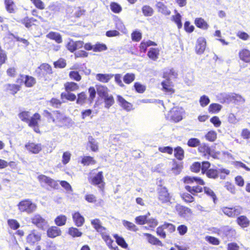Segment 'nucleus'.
<instances>
[{"label":"nucleus","mask_w":250,"mask_h":250,"mask_svg":"<svg viewBox=\"0 0 250 250\" xmlns=\"http://www.w3.org/2000/svg\"><path fill=\"white\" fill-rule=\"evenodd\" d=\"M218 235L222 237L231 238L235 234L234 230L231 229L229 226H223L219 228L218 230Z\"/></svg>","instance_id":"6e6552de"},{"label":"nucleus","mask_w":250,"mask_h":250,"mask_svg":"<svg viewBox=\"0 0 250 250\" xmlns=\"http://www.w3.org/2000/svg\"><path fill=\"white\" fill-rule=\"evenodd\" d=\"M177 76V73L174 71L173 68H165L163 71V77L165 79V80H171L172 79L176 78Z\"/></svg>","instance_id":"2eb2a0df"},{"label":"nucleus","mask_w":250,"mask_h":250,"mask_svg":"<svg viewBox=\"0 0 250 250\" xmlns=\"http://www.w3.org/2000/svg\"><path fill=\"white\" fill-rule=\"evenodd\" d=\"M53 114L54 115V117H55V120H57L61 123H63L64 122H66L69 119L63 114L61 113L58 110L53 111Z\"/></svg>","instance_id":"c85d7f7f"},{"label":"nucleus","mask_w":250,"mask_h":250,"mask_svg":"<svg viewBox=\"0 0 250 250\" xmlns=\"http://www.w3.org/2000/svg\"><path fill=\"white\" fill-rule=\"evenodd\" d=\"M73 219L75 225L78 227H81L84 222L83 217L78 212H75L73 214Z\"/></svg>","instance_id":"a878e982"},{"label":"nucleus","mask_w":250,"mask_h":250,"mask_svg":"<svg viewBox=\"0 0 250 250\" xmlns=\"http://www.w3.org/2000/svg\"><path fill=\"white\" fill-rule=\"evenodd\" d=\"M31 219L32 223L40 229L45 230L48 227L47 221L39 214H35Z\"/></svg>","instance_id":"f03ea898"},{"label":"nucleus","mask_w":250,"mask_h":250,"mask_svg":"<svg viewBox=\"0 0 250 250\" xmlns=\"http://www.w3.org/2000/svg\"><path fill=\"white\" fill-rule=\"evenodd\" d=\"M46 37L50 39L55 41L58 43H62V38L60 33L55 32H50L46 35Z\"/></svg>","instance_id":"bb28decb"},{"label":"nucleus","mask_w":250,"mask_h":250,"mask_svg":"<svg viewBox=\"0 0 250 250\" xmlns=\"http://www.w3.org/2000/svg\"><path fill=\"white\" fill-rule=\"evenodd\" d=\"M88 142L90 144V147L92 151H97L98 149V146L96 141L91 136L88 137Z\"/></svg>","instance_id":"052dcab7"},{"label":"nucleus","mask_w":250,"mask_h":250,"mask_svg":"<svg viewBox=\"0 0 250 250\" xmlns=\"http://www.w3.org/2000/svg\"><path fill=\"white\" fill-rule=\"evenodd\" d=\"M205 193L208 195V196H210L213 199V201L214 203H216V201L217 200L216 196L213 191L210 189L209 188L207 187H205L204 188Z\"/></svg>","instance_id":"8fccbe9b"},{"label":"nucleus","mask_w":250,"mask_h":250,"mask_svg":"<svg viewBox=\"0 0 250 250\" xmlns=\"http://www.w3.org/2000/svg\"><path fill=\"white\" fill-rule=\"evenodd\" d=\"M5 87L7 90L11 91L14 95L19 91L21 88L20 85L9 83L6 84Z\"/></svg>","instance_id":"37998d69"},{"label":"nucleus","mask_w":250,"mask_h":250,"mask_svg":"<svg viewBox=\"0 0 250 250\" xmlns=\"http://www.w3.org/2000/svg\"><path fill=\"white\" fill-rule=\"evenodd\" d=\"M116 239L117 243L123 248H126L128 246L127 243L125 242V239L122 237L118 236L117 234L114 235Z\"/></svg>","instance_id":"a18cd8bd"},{"label":"nucleus","mask_w":250,"mask_h":250,"mask_svg":"<svg viewBox=\"0 0 250 250\" xmlns=\"http://www.w3.org/2000/svg\"><path fill=\"white\" fill-rule=\"evenodd\" d=\"M147 216L146 215H141L135 218L136 223L139 225H144L146 223Z\"/></svg>","instance_id":"69168bd1"},{"label":"nucleus","mask_w":250,"mask_h":250,"mask_svg":"<svg viewBox=\"0 0 250 250\" xmlns=\"http://www.w3.org/2000/svg\"><path fill=\"white\" fill-rule=\"evenodd\" d=\"M107 49L106 45L104 43H101L97 42L94 45L93 51L94 52H101Z\"/></svg>","instance_id":"09e8293b"},{"label":"nucleus","mask_w":250,"mask_h":250,"mask_svg":"<svg viewBox=\"0 0 250 250\" xmlns=\"http://www.w3.org/2000/svg\"><path fill=\"white\" fill-rule=\"evenodd\" d=\"M177 211L178 212L179 215L183 218H188L191 214V210L185 206L178 205L176 207Z\"/></svg>","instance_id":"ddd939ff"},{"label":"nucleus","mask_w":250,"mask_h":250,"mask_svg":"<svg viewBox=\"0 0 250 250\" xmlns=\"http://www.w3.org/2000/svg\"><path fill=\"white\" fill-rule=\"evenodd\" d=\"M198 150L200 152L203 153L205 156L206 155L212 156V151L210 147L206 144H200Z\"/></svg>","instance_id":"b1692460"},{"label":"nucleus","mask_w":250,"mask_h":250,"mask_svg":"<svg viewBox=\"0 0 250 250\" xmlns=\"http://www.w3.org/2000/svg\"><path fill=\"white\" fill-rule=\"evenodd\" d=\"M131 36L132 41L134 42H139L142 38V33L138 31H133Z\"/></svg>","instance_id":"0e129e2a"},{"label":"nucleus","mask_w":250,"mask_h":250,"mask_svg":"<svg viewBox=\"0 0 250 250\" xmlns=\"http://www.w3.org/2000/svg\"><path fill=\"white\" fill-rule=\"evenodd\" d=\"M25 147L27 150L35 154L38 153L42 150V145L41 144L28 143L25 145Z\"/></svg>","instance_id":"f3484780"},{"label":"nucleus","mask_w":250,"mask_h":250,"mask_svg":"<svg viewBox=\"0 0 250 250\" xmlns=\"http://www.w3.org/2000/svg\"><path fill=\"white\" fill-rule=\"evenodd\" d=\"M38 179L41 183H44L51 188H57L59 185L56 181L44 175H41L38 176Z\"/></svg>","instance_id":"9d476101"},{"label":"nucleus","mask_w":250,"mask_h":250,"mask_svg":"<svg viewBox=\"0 0 250 250\" xmlns=\"http://www.w3.org/2000/svg\"><path fill=\"white\" fill-rule=\"evenodd\" d=\"M96 88L95 89L94 87L91 86L88 88V93L89 96L88 98V101L90 103H92L96 95Z\"/></svg>","instance_id":"864d4df0"},{"label":"nucleus","mask_w":250,"mask_h":250,"mask_svg":"<svg viewBox=\"0 0 250 250\" xmlns=\"http://www.w3.org/2000/svg\"><path fill=\"white\" fill-rule=\"evenodd\" d=\"M91 184L93 185L98 186V187L103 189L104 188V176L103 172H99L94 176L91 180Z\"/></svg>","instance_id":"1a4fd4ad"},{"label":"nucleus","mask_w":250,"mask_h":250,"mask_svg":"<svg viewBox=\"0 0 250 250\" xmlns=\"http://www.w3.org/2000/svg\"><path fill=\"white\" fill-rule=\"evenodd\" d=\"M173 21L177 25L178 28H181L182 27V23L181 22V16L179 13H177L176 15L172 16Z\"/></svg>","instance_id":"680f3d73"},{"label":"nucleus","mask_w":250,"mask_h":250,"mask_svg":"<svg viewBox=\"0 0 250 250\" xmlns=\"http://www.w3.org/2000/svg\"><path fill=\"white\" fill-rule=\"evenodd\" d=\"M103 99L104 104V107L106 109H109L115 103L114 99L112 95H106Z\"/></svg>","instance_id":"7c9ffc66"},{"label":"nucleus","mask_w":250,"mask_h":250,"mask_svg":"<svg viewBox=\"0 0 250 250\" xmlns=\"http://www.w3.org/2000/svg\"><path fill=\"white\" fill-rule=\"evenodd\" d=\"M142 12L145 16H151L153 14V9L148 5H145L142 7Z\"/></svg>","instance_id":"de8ad7c7"},{"label":"nucleus","mask_w":250,"mask_h":250,"mask_svg":"<svg viewBox=\"0 0 250 250\" xmlns=\"http://www.w3.org/2000/svg\"><path fill=\"white\" fill-rule=\"evenodd\" d=\"M17 206L20 212H25L28 214L34 212L37 208V205L30 199H24L20 201Z\"/></svg>","instance_id":"f257e3e1"},{"label":"nucleus","mask_w":250,"mask_h":250,"mask_svg":"<svg viewBox=\"0 0 250 250\" xmlns=\"http://www.w3.org/2000/svg\"><path fill=\"white\" fill-rule=\"evenodd\" d=\"M183 168L182 166L180 163H177L175 160L173 161L172 167L171 170L175 174L178 175L180 174Z\"/></svg>","instance_id":"4c0bfd02"},{"label":"nucleus","mask_w":250,"mask_h":250,"mask_svg":"<svg viewBox=\"0 0 250 250\" xmlns=\"http://www.w3.org/2000/svg\"><path fill=\"white\" fill-rule=\"evenodd\" d=\"M68 234L73 237H81L82 235V232L76 228L71 227L69 229Z\"/></svg>","instance_id":"49530a36"},{"label":"nucleus","mask_w":250,"mask_h":250,"mask_svg":"<svg viewBox=\"0 0 250 250\" xmlns=\"http://www.w3.org/2000/svg\"><path fill=\"white\" fill-rule=\"evenodd\" d=\"M52 73L51 67L47 63H43L38 67L35 72V75L39 79L44 77L47 74Z\"/></svg>","instance_id":"20e7f679"},{"label":"nucleus","mask_w":250,"mask_h":250,"mask_svg":"<svg viewBox=\"0 0 250 250\" xmlns=\"http://www.w3.org/2000/svg\"><path fill=\"white\" fill-rule=\"evenodd\" d=\"M61 97L62 98H65L70 101H74L76 100V95L74 94L69 92L67 93H62L61 94Z\"/></svg>","instance_id":"bf43d9fd"},{"label":"nucleus","mask_w":250,"mask_h":250,"mask_svg":"<svg viewBox=\"0 0 250 250\" xmlns=\"http://www.w3.org/2000/svg\"><path fill=\"white\" fill-rule=\"evenodd\" d=\"M5 7L7 11L10 13L15 12V4L12 0H5Z\"/></svg>","instance_id":"79ce46f5"},{"label":"nucleus","mask_w":250,"mask_h":250,"mask_svg":"<svg viewBox=\"0 0 250 250\" xmlns=\"http://www.w3.org/2000/svg\"><path fill=\"white\" fill-rule=\"evenodd\" d=\"M81 163L84 165L88 166L90 164H95V161L93 158L90 156H84L81 161Z\"/></svg>","instance_id":"5fc2aeb1"},{"label":"nucleus","mask_w":250,"mask_h":250,"mask_svg":"<svg viewBox=\"0 0 250 250\" xmlns=\"http://www.w3.org/2000/svg\"><path fill=\"white\" fill-rule=\"evenodd\" d=\"M114 74H101L98 73L96 75L97 80L104 83H108L112 78Z\"/></svg>","instance_id":"6ab92c4d"},{"label":"nucleus","mask_w":250,"mask_h":250,"mask_svg":"<svg viewBox=\"0 0 250 250\" xmlns=\"http://www.w3.org/2000/svg\"><path fill=\"white\" fill-rule=\"evenodd\" d=\"M206 47V41L203 37L198 38L196 42L195 51L197 54H202L204 53Z\"/></svg>","instance_id":"f8f14e48"},{"label":"nucleus","mask_w":250,"mask_h":250,"mask_svg":"<svg viewBox=\"0 0 250 250\" xmlns=\"http://www.w3.org/2000/svg\"><path fill=\"white\" fill-rule=\"evenodd\" d=\"M223 212L229 217H233L240 214L242 212V208L240 206L230 208L225 207L223 208Z\"/></svg>","instance_id":"39448f33"},{"label":"nucleus","mask_w":250,"mask_h":250,"mask_svg":"<svg viewBox=\"0 0 250 250\" xmlns=\"http://www.w3.org/2000/svg\"><path fill=\"white\" fill-rule=\"evenodd\" d=\"M123 224L129 230L135 232L138 230L137 227L133 223L128 221L124 220Z\"/></svg>","instance_id":"58836bf2"},{"label":"nucleus","mask_w":250,"mask_h":250,"mask_svg":"<svg viewBox=\"0 0 250 250\" xmlns=\"http://www.w3.org/2000/svg\"><path fill=\"white\" fill-rule=\"evenodd\" d=\"M200 144V141L199 139L195 138H190L188 140L187 143L188 146L190 147H196L199 146Z\"/></svg>","instance_id":"13d9d810"},{"label":"nucleus","mask_w":250,"mask_h":250,"mask_svg":"<svg viewBox=\"0 0 250 250\" xmlns=\"http://www.w3.org/2000/svg\"><path fill=\"white\" fill-rule=\"evenodd\" d=\"M210 102L209 98L206 95H203L200 97L199 103L202 107L207 106Z\"/></svg>","instance_id":"e2e57ef3"},{"label":"nucleus","mask_w":250,"mask_h":250,"mask_svg":"<svg viewBox=\"0 0 250 250\" xmlns=\"http://www.w3.org/2000/svg\"><path fill=\"white\" fill-rule=\"evenodd\" d=\"M225 98L229 103H232L235 104H244L245 102V99L241 95L235 93H230L226 94Z\"/></svg>","instance_id":"423d86ee"},{"label":"nucleus","mask_w":250,"mask_h":250,"mask_svg":"<svg viewBox=\"0 0 250 250\" xmlns=\"http://www.w3.org/2000/svg\"><path fill=\"white\" fill-rule=\"evenodd\" d=\"M184 182L186 184H192L195 182L201 185H205V182L200 178L197 177L186 176L184 178Z\"/></svg>","instance_id":"a211bd4d"},{"label":"nucleus","mask_w":250,"mask_h":250,"mask_svg":"<svg viewBox=\"0 0 250 250\" xmlns=\"http://www.w3.org/2000/svg\"><path fill=\"white\" fill-rule=\"evenodd\" d=\"M195 24L198 27L203 29H207L208 27L207 22L201 18H196L195 20Z\"/></svg>","instance_id":"72a5a7b5"},{"label":"nucleus","mask_w":250,"mask_h":250,"mask_svg":"<svg viewBox=\"0 0 250 250\" xmlns=\"http://www.w3.org/2000/svg\"><path fill=\"white\" fill-rule=\"evenodd\" d=\"M236 222L237 224L243 228H247L250 225V221L245 215H241L238 217Z\"/></svg>","instance_id":"aec40b11"},{"label":"nucleus","mask_w":250,"mask_h":250,"mask_svg":"<svg viewBox=\"0 0 250 250\" xmlns=\"http://www.w3.org/2000/svg\"><path fill=\"white\" fill-rule=\"evenodd\" d=\"M41 116L39 114L36 113L32 117H29L27 123L29 126H37L38 125V121L40 120Z\"/></svg>","instance_id":"cd10ccee"},{"label":"nucleus","mask_w":250,"mask_h":250,"mask_svg":"<svg viewBox=\"0 0 250 250\" xmlns=\"http://www.w3.org/2000/svg\"><path fill=\"white\" fill-rule=\"evenodd\" d=\"M174 156L179 160H182L184 157V150L180 146H178L174 149Z\"/></svg>","instance_id":"a19ab883"},{"label":"nucleus","mask_w":250,"mask_h":250,"mask_svg":"<svg viewBox=\"0 0 250 250\" xmlns=\"http://www.w3.org/2000/svg\"><path fill=\"white\" fill-rule=\"evenodd\" d=\"M239 54L241 60L246 62H250V51L247 49H244L240 51Z\"/></svg>","instance_id":"c756f323"},{"label":"nucleus","mask_w":250,"mask_h":250,"mask_svg":"<svg viewBox=\"0 0 250 250\" xmlns=\"http://www.w3.org/2000/svg\"><path fill=\"white\" fill-rule=\"evenodd\" d=\"M147 55L150 59L156 61L158 58L159 50L156 48H150Z\"/></svg>","instance_id":"f704fd0d"},{"label":"nucleus","mask_w":250,"mask_h":250,"mask_svg":"<svg viewBox=\"0 0 250 250\" xmlns=\"http://www.w3.org/2000/svg\"><path fill=\"white\" fill-rule=\"evenodd\" d=\"M135 80V75L132 73H126L123 77L124 82L126 84H129Z\"/></svg>","instance_id":"603ef678"},{"label":"nucleus","mask_w":250,"mask_h":250,"mask_svg":"<svg viewBox=\"0 0 250 250\" xmlns=\"http://www.w3.org/2000/svg\"><path fill=\"white\" fill-rule=\"evenodd\" d=\"M220 173H225L226 175H229V171L224 168H210L207 170L206 174L207 177L209 178L216 179L218 178Z\"/></svg>","instance_id":"0eeeda50"},{"label":"nucleus","mask_w":250,"mask_h":250,"mask_svg":"<svg viewBox=\"0 0 250 250\" xmlns=\"http://www.w3.org/2000/svg\"><path fill=\"white\" fill-rule=\"evenodd\" d=\"M163 90L168 94L174 92L172 82L170 80H165L161 83Z\"/></svg>","instance_id":"dca6fc26"},{"label":"nucleus","mask_w":250,"mask_h":250,"mask_svg":"<svg viewBox=\"0 0 250 250\" xmlns=\"http://www.w3.org/2000/svg\"><path fill=\"white\" fill-rule=\"evenodd\" d=\"M205 138L210 142H214L217 138V133L214 131H209L205 135Z\"/></svg>","instance_id":"3c124183"},{"label":"nucleus","mask_w":250,"mask_h":250,"mask_svg":"<svg viewBox=\"0 0 250 250\" xmlns=\"http://www.w3.org/2000/svg\"><path fill=\"white\" fill-rule=\"evenodd\" d=\"M69 76L71 79L76 81H80L81 80V76L79 72L77 71H72L69 72Z\"/></svg>","instance_id":"338daca9"},{"label":"nucleus","mask_w":250,"mask_h":250,"mask_svg":"<svg viewBox=\"0 0 250 250\" xmlns=\"http://www.w3.org/2000/svg\"><path fill=\"white\" fill-rule=\"evenodd\" d=\"M157 190L158 194V199L162 203L164 204L170 202L171 197L165 187L159 186Z\"/></svg>","instance_id":"7ed1b4c3"},{"label":"nucleus","mask_w":250,"mask_h":250,"mask_svg":"<svg viewBox=\"0 0 250 250\" xmlns=\"http://www.w3.org/2000/svg\"><path fill=\"white\" fill-rule=\"evenodd\" d=\"M183 109L179 107H174L170 111L171 119L175 122H178L182 120Z\"/></svg>","instance_id":"9b49d317"},{"label":"nucleus","mask_w":250,"mask_h":250,"mask_svg":"<svg viewBox=\"0 0 250 250\" xmlns=\"http://www.w3.org/2000/svg\"><path fill=\"white\" fill-rule=\"evenodd\" d=\"M36 83V79L30 76L25 75L24 83L27 87H31Z\"/></svg>","instance_id":"2f4dec72"},{"label":"nucleus","mask_w":250,"mask_h":250,"mask_svg":"<svg viewBox=\"0 0 250 250\" xmlns=\"http://www.w3.org/2000/svg\"><path fill=\"white\" fill-rule=\"evenodd\" d=\"M64 86L67 92L75 91L79 88L77 83L74 82H67L64 84Z\"/></svg>","instance_id":"c9c22d12"},{"label":"nucleus","mask_w":250,"mask_h":250,"mask_svg":"<svg viewBox=\"0 0 250 250\" xmlns=\"http://www.w3.org/2000/svg\"><path fill=\"white\" fill-rule=\"evenodd\" d=\"M41 239V236L35 233L34 232L30 233L26 238L27 242L31 245H34L37 242L40 241Z\"/></svg>","instance_id":"412c9836"},{"label":"nucleus","mask_w":250,"mask_h":250,"mask_svg":"<svg viewBox=\"0 0 250 250\" xmlns=\"http://www.w3.org/2000/svg\"><path fill=\"white\" fill-rule=\"evenodd\" d=\"M144 235L147 237V240L149 243L154 245L161 247L163 246V244L162 242L151 234L146 233H144Z\"/></svg>","instance_id":"393cba45"},{"label":"nucleus","mask_w":250,"mask_h":250,"mask_svg":"<svg viewBox=\"0 0 250 250\" xmlns=\"http://www.w3.org/2000/svg\"><path fill=\"white\" fill-rule=\"evenodd\" d=\"M66 217L63 215L58 216L55 219V223L58 226H62L65 224Z\"/></svg>","instance_id":"ea45409f"},{"label":"nucleus","mask_w":250,"mask_h":250,"mask_svg":"<svg viewBox=\"0 0 250 250\" xmlns=\"http://www.w3.org/2000/svg\"><path fill=\"white\" fill-rule=\"evenodd\" d=\"M91 224L93 226L95 229L99 232H102L105 230V228L103 227L99 219H96L92 220Z\"/></svg>","instance_id":"473e14b6"},{"label":"nucleus","mask_w":250,"mask_h":250,"mask_svg":"<svg viewBox=\"0 0 250 250\" xmlns=\"http://www.w3.org/2000/svg\"><path fill=\"white\" fill-rule=\"evenodd\" d=\"M157 7L159 9V11L164 15H169L170 14V11L168 10L162 2H158L157 3Z\"/></svg>","instance_id":"e433bc0d"},{"label":"nucleus","mask_w":250,"mask_h":250,"mask_svg":"<svg viewBox=\"0 0 250 250\" xmlns=\"http://www.w3.org/2000/svg\"><path fill=\"white\" fill-rule=\"evenodd\" d=\"M86 99L87 96L85 93L82 92L78 94V98L76 100V103L80 105H83L85 103Z\"/></svg>","instance_id":"c03bdc74"},{"label":"nucleus","mask_w":250,"mask_h":250,"mask_svg":"<svg viewBox=\"0 0 250 250\" xmlns=\"http://www.w3.org/2000/svg\"><path fill=\"white\" fill-rule=\"evenodd\" d=\"M110 9L112 12L115 13H119L122 11V7L118 3L113 2L110 4Z\"/></svg>","instance_id":"6e6d98bb"},{"label":"nucleus","mask_w":250,"mask_h":250,"mask_svg":"<svg viewBox=\"0 0 250 250\" xmlns=\"http://www.w3.org/2000/svg\"><path fill=\"white\" fill-rule=\"evenodd\" d=\"M134 87L136 91L139 93H143L146 90V86L139 82L134 83Z\"/></svg>","instance_id":"4d7b16f0"},{"label":"nucleus","mask_w":250,"mask_h":250,"mask_svg":"<svg viewBox=\"0 0 250 250\" xmlns=\"http://www.w3.org/2000/svg\"><path fill=\"white\" fill-rule=\"evenodd\" d=\"M117 102L119 105L126 111H130L132 109L133 105L127 102L123 97L120 95L117 96Z\"/></svg>","instance_id":"4468645a"},{"label":"nucleus","mask_w":250,"mask_h":250,"mask_svg":"<svg viewBox=\"0 0 250 250\" xmlns=\"http://www.w3.org/2000/svg\"><path fill=\"white\" fill-rule=\"evenodd\" d=\"M47 233L49 237L55 238L61 234V230L57 227L53 226L48 229Z\"/></svg>","instance_id":"5701e85b"},{"label":"nucleus","mask_w":250,"mask_h":250,"mask_svg":"<svg viewBox=\"0 0 250 250\" xmlns=\"http://www.w3.org/2000/svg\"><path fill=\"white\" fill-rule=\"evenodd\" d=\"M222 106L218 104H212L209 106V111L212 112L219 111L221 109Z\"/></svg>","instance_id":"774afa93"},{"label":"nucleus","mask_w":250,"mask_h":250,"mask_svg":"<svg viewBox=\"0 0 250 250\" xmlns=\"http://www.w3.org/2000/svg\"><path fill=\"white\" fill-rule=\"evenodd\" d=\"M96 88L98 95L103 99L108 94L109 90L108 88L102 85H96Z\"/></svg>","instance_id":"4be33fe9"}]
</instances>
